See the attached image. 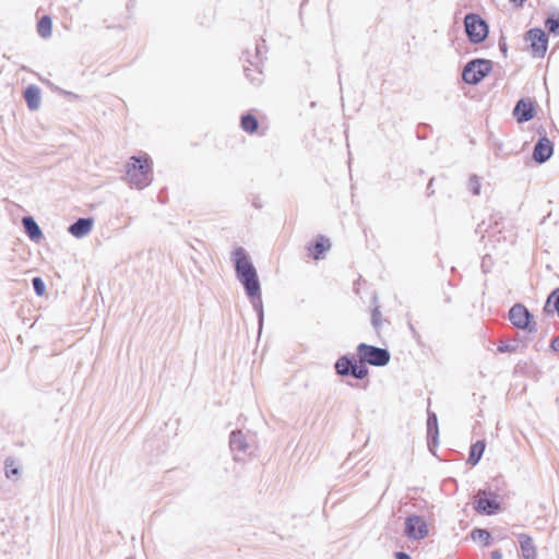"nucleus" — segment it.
Wrapping results in <instances>:
<instances>
[{
	"mask_svg": "<svg viewBox=\"0 0 559 559\" xmlns=\"http://www.w3.org/2000/svg\"><path fill=\"white\" fill-rule=\"evenodd\" d=\"M24 98L31 110H37L40 107V88L36 85H29L24 91Z\"/></svg>",
	"mask_w": 559,
	"mask_h": 559,
	"instance_id": "obj_17",
	"label": "nucleus"
},
{
	"mask_svg": "<svg viewBox=\"0 0 559 559\" xmlns=\"http://www.w3.org/2000/svg\"><path fill=\"white\" fill-rule=\"evenodd\" d=\"M468 188L474 195H478L480 193V182L477 176H471L468 180Z\"/></svg>",
	"mask_w": 559,
	"mask_h": 559,
	"instance_id": "obj_29",
	"label": "nucleus"
},
{
	"mask_svg": "<svg viewBox=\"0 0 559 559\" xmlns=\"http://www.w3.org/2000/svg\"><path fill=\"white\" fill-rule=\"evenodd\" d=\"M525 0H510L515 5H522Z\"/></svg>",
	"mask_w": 559,
	"mask_h": 559,
	"instance_id": "obj_37",
	"label": "nucleus"
},
{
	"mask_svg": "<svg viewBox=\"0 0 559 559\" xmlns=\"http://www.w3.org/2000/svg\"><path fill=\"white\" fill-rule=\"evenodd\" d=\"M32 284L35 293L38 296H43L45 294L46 286L40 277H34Z\"/></svg>",
	"mask_w": 559,
	"mask_h": 559,
	"instance_id": "obj_30",
	"label": "nucleus"
},
{
	"mask_svg": "<svg viewBox=\"0 0 559 559\" xmlns=\"http://www.w3.org/2000/svg\"><path fill=\"white\" fill-rule=\"evenodd\" d=\"M395 559H412L409 555L403 551L395 552Z\"/></svg>",
	"mask_w": 559,
	"mask_h": 559,
	"instance_id": "obj_35",
	"label": "nucleus"
},
{
	"mask_svg": "<svg viewBox=\"0 0 559 559\" xmlns=\"http://www.w3.org/2000/svg\"><path fill=\"white\" fill-rule=\"evenodd\" d=\"M554 152V145L547 138H542L535 144L533 158L536 163L543 164L550 158Z\"/></svg>",
	"mask_w": 559,
	"mask_h": 559,
	"instance_id": "obj_11",
	"label": "nucleus"
},
{
	"mask_svg": "<svg viewBox=\"0 0 559 559\" xmlns=\"http://www.w3.org/2000/svg\"><path fill=\"white\" fill-rule=\"evenodd\" d=\"M465 32L474 44L484 41L488 35L487 23L477 14L468 13L464 19Z\"/></svg>",
	"mask_w": 559,
	"mask_h": 559,
	"instance_id": "obj_6",
	"label": "nucleus"
},
{
	"mask_svg": "<svg viewBox=\"0 0 559 559\" xmlns=\"http://www.w3.org/2000/svg\"><path fill=\"white\" fill-rule=\"evenodd\" d=\"M427 431H428V436L436 439V437L438 435V419H437L436 414H433V413L428 414Z\"/></svg>",
	"mask_w": 559,
	"mask_h": 559,
	"instance_id": "obj_25",
	"label": "nucleus"
},
{
	"mask_svg": "<svg viewBox=\"0 0 559 559\" xmlns=\"http://www.w3.org/2000/svg\"><path fill=\"white\" fill-rule=\"evenodd\" d=\"M58 93L63 95V96H67V97H72V98H78L79 96L72 92H68V91H64V90H61V88H57Z\"/></svg>",
	"mask_w": 559,
	"mask_h": 559,
	"instance_id": "obj_33",
	"label": "nucleus"
},
{
	"mask_svg": "<svg viewBox=\"0 0 559 559\" xmlns=\"http://www.w3.org/2000/svg\"><path fill=\"white\" fill-rule=\"evenodd\" d=\"M508 317L515 328L527 330L528 332L536 331V323L533 321V316L522 304H515L512 306L509 310Z\"/></svg>",
	"mask_w": 559,
	"mask_h": 559,
	"instance_id": "obj_7",
	"label": "nucleus"
},
{
	"mask_svg": "<svg viewBox=\"0 0 559 559\" xmlns=\"http://www.w3.org/2000/svg\"><path fill=\"white\" fill-rule=\"evenodd\" d=\"M52 22L48 15H44L37 23V32L40 37L49 38L51 36Z\"/></svg>",
	"mask_w": 559,
	"mask_h": 559,
	"instance_id": "obj_23",
	"label": "nucleus"
},
{
	"mask_svg": "<svg viewBox=\"0 0 559 559\" xmlns=\"http://www.w3.org/2000/svg\"><path fill=\"white\" fill-rule=\"evenodd\" d=\"M490 556L491 559H502V552L500 550H493Z\"/></svg>",
	"mask_w": 559,
	"mask_h": 559,
	"instance_id": "obj_36",
	"label": "nucleus"
},
{
	"mask_svg": "<svg viewBox=\"0 0 559 559\" xmlns=\"http://www.w3.org/2000/svg\"><path fill=\"white\" fill-rule=\"evenodd\" d=\"M357 357L361 364L383 367L389 364L391 355L385 348L361 343L357 346Z\"/></svg>",
	"mask_w": 559,
	"mask_h": 559,
	"instance_id": "obj_3",
	"label": "nucleus"
},
{
	"mask_svg": "<svg viewBox=\"0 0 559 559\" xmlns=\"http://www.w3.org/2000/svg\"><path fill=\"white\" fill-rule=\"evenodd\" d=\"M486 490H479L475 500V510L480 514L492 515L500 510L496 495L486 496Z\"/></svg>",
	"mask_w": 559,
	"mask_h": 559,
	"instance_id": "obj_9",
	"label": "nucleus"
},
{
	"mask_svg": "<svg viewBox=\"0 0 559 559\" xmlns=\"http://www.w3.org/2000/svg\"><path fill=\"white\" fill-rule=\"evenodd\" d=\"M331 247V242L329 239L321 236L312 246H310L308 249L311 251L313 250V258L316 260H319L322 258V254L328 251Z\"/></svg>",
	"mask_w": 559,
	"mask_h": 559,
	"instance_id": "obj_21",
	"label": "nucleus"
},
{
	"mask_svg": "<svg viewBox=\"0 0 559 559\" xmlns=\"http://www.w3.org/2000/svg\"><path fill=\"white\" fill-rule=\"evenodd\" d=\"M513 115L519 122L530 121L534 117L532 100L525 98L520 99L514 107Z\"/></svg>",
	"mask_w": 559,
	"mask_h": 559,
	"instance_id": "obj_12",
	"label": "nucleus"
},
{
	"mask_svg": "<svg viewBox=\"0 0 559 559\" xmlns=\"http://www.w3.org/2000/svg\"><path fill=\"white\" fill-rule=\"evenodd\" d=\"M521 552L523 559H536L537 558V550L533 543V539L527 534H519L518 535Z\"/></svg>",
	"mask_w": 559,
	"mask_h": 559,
	"instance_id": "obj_15",
	"label": "nucleus"
},
{
	"mask_svg": "<svg viewBox=\"0 0 559 559\" xmlns=\"http://www.w3.org/2000/svg\"><path fill=\"white\" fill-rule=\"evenodd\" d=\"M229 448L235 461H245L252 454L253 438L241 430H235L229 437Z\"/></svg>",
	"mask_w": 559,
	"mask_h": 559,
	"instance_id": "obj_5",
	"label": "nucleus"
},
{
	"mask_svg": "<svg viewBox=\"0 0 559 559\" xmlns=\"http://www.w3.org/2000/svg\"><path fill=\"white\" fill-rule=\"evenodd\" d=\"M432 181H433V179H430V181L428 183V189H430L432 187Z\"/></svg>",
	"mask_w": 559,
	"mask_h": 559,
	"instance_id": "obj_40",
	"label": "nucleus"
},
{
	"mask_svg": "<svg viewBox=\"0 0 559 559\" xmlns=\"http://www.w3.org/2000/svg\"><path fill=\"white\" fill-rule=\"evenodd\" d=\"M152 164V159L146 153L131 156L126 164V182L131 188L139 190L148 187L153 181Z\"/></svg>",
	"mask_w": 559,
	"mask_h": 559,
	"instance_id": "obj_2",
	"label": "nucleus"
},
{
	"mask_svg": "<svg viewBox=\"0 0 559 559\" xmlns=\"http://www.w3.org/2000/svg\"><path fill=\"white\" fill-rule=\"evenodd\" d=\"M237 280L245 288L247 296L259 294L261 289L257 270L250 261L247 251L242 247H237L231 253Z\"/></svg>",
	"mask_w": 559,
	"mask_h": 559,
	"instance_id": "obj_1",
	"label": "nucleus"
},
{
	"mask_svg": "<svg viewBox=\"0 0 559 559\" xmlns=\"http://www.w3.org/2000/svg\"><path fill=\"white\" fill-rule=\"evenodd\" d=\"M356 360L357 359L354 355L341 356L335 361V365H334L335 372L342 377L350 376Z\"/></svg>",
	"mask_w": 559,
	"mask_h": 559,
	"instance_id": "obj_14",
	"label": "nucleus"
},
{
	"mask_svg": "<svg viewBox=\"0 0 559 559\" xmlns=\"http://www.w3.org/2000/svg\"><path fill=\"white\" fill-rule=\"evenodd\" d=\"M428 526L424 518L411 515L405 520V535L411 539H423L428 535Z\"/></svg>",
	"mask_w": 559,
	"mask_h": 559,
	"instance_id": "obj_8",
	"label": "nucleus"
},
{
	"mask_svg": "<svg viewBox=\"0 0 559 559\" xmlns=\"http://www.w3.org/2000/svg\"><path fill=\"white\" fill-rule=\"evenodd\" d=\"M485 448H486V444H485V441H483V440H478L474 444H472L469 455L467 459V463H469L471 465H476L479 462V460L485 451Z\"/></svg>",
	"mask_w": 559,
	"mask_h": 559,
	"instance_id": "obj_19",
	"label": "nucleus"
},
{
	"mask_svg": "<svg viewBox=\"0 0 559 559\" xmlns=\"http://www.w3.org/2000/svg\"><path fill=\"white\" fill-rule=\"evenodd\" d=\"M492 64L487 59H474L465 64L462 71V79L471 85L478 84L486 75L490 73Z\"/></svg>",
	"mask_w": 559,
	"mask_h": 559,
	"instance_id": "obj_4",
	"label": "nucleus"
},
{
	"mask_svg": "<svg viewBox=\"0 0 559 559\" xmlns=\"http://www.w3.org/2000/svg\"><path fill=\"white\" fill-rule=\"evenodd\" d=\"M498 350L503 353V352H507L508 350V346L507 345H501L498 347Z\"/></svg>",
	"mask_w": 559,
	"mask_h": 559,
	"instance_id": "obj_38",
	"label": "nucleus"
},
{
	"mask_svg": "<svg viewBox=\"0 0 559 559\" xmlns=\"http://www.w3.org/2000/svg\"><path fill=\"white\" fill-rule=\"evenodd\" d=\"M371 321H372V325L376 329H378L380 326V324H381V313H380L378 308H374V310L372 311Z\"/></svg>",
	"mask_w": 559,
	"mask_h": 559,
	"instance_id": "obj_32",
	"label": "nucleus"
},
{
	"mask_svg": "<svg viewBox=\"0 0 559 559\" xmlns=\"http://www.w3.org/2000/svg\"><path fill=\"white\" fill-rule=\"evenodd\" d=\"M550 306H552L554 310L557 311L559 317V288L552 292V294L548 297L545 309L549 311Z\"/></svg>",
	"mask_w": 559,
	"mask_h": 559,
	"instance_id": "obj_26",
	"label": "nucleus"
},
{
	"mask_svg": "<svg viewBox=\"0 0 559 559\" xmlns=\"http://www.w3.org/2000/svg\"><path fill=\"white\" fill-rule=\"evenodd\" d=\"M499 46H500V48H501L503 51H506V50H507V49H506V44H503V45H502V44H499Z\"/></svg>",
	"mask_w": 559,
	"mask_h": 559,
	"instance_id": "obj_39",
	"label": "nucleus"
},
{
	"mask_svg": "<svg viewBox=\"0 0 559 559\" xmlns=\"http://www.w3.org/2000/svg\"><path fill=\"white\" fill-rule=\"evenodd\" d=\"M260 55H261V46L260 45H257L255 46V59L257 61H251L249 59H247V61L249 62L250 66L254 67V71L251 70L249 67H245L243 70H245V74L246 76L254 84H260L261 83V70L259 68V60H260Z\"/></svg>",
	"mask_w": 559,
	"mask_h": 559,
	"instance_id": "obj_16",
	"label": "nucleus"
},
{
	"mask_svg": "<svg viewBox=\"0 0 559 559\" xmlns=\"http://www.w3.org/2000/svg\"><path fill=\"white\" fill-rule=\"evenodd\" d=\"M4 475L8 479H17L21 475L20 465L16 463L15 459L7 457L4 461Z\"/></svg>",
	"mask_w": 559,
	"mask_h": 559,
	"instance_id": "obj_20",
	"label": "nucleus"
},
{
	"mask_svg": "<svg viewBox=\"0 0 559 559\" xmlns=\"http://www.w3.org/2000/svg\"><path fill=\"white\" fill-rule=\"evenodd\" d=\"M248 297H249V299L251 301V305H252L254 311L257 312L258 321H259V328L261 329L262 324H263V318H264L262 297H261V289H259V294L258 295L248 296Z\"/></svg>",
	"mask_w": 559,
	"mask_h": 559,
	"instance_id": "obj_22",
	"label": "nucleus"
},
{
	"mask_svg": "<svg viewBox=\"0 0 559 559\" xmlns=\"http://www.w3.org/2000/svg\"><path fill=\"white\" fill-rule=\"evenodd\" d=\"M93 218H79L69 226V233L75 238H83L90 234L93 228Z\"/></svg>",
	"mask_w": 559,
	"mask_h": 559,
	"instance_id": "obj_13",
	"label": "nucleus"
},
{
	"mask_svg": "<svg viewBox=\"0 0 559 559\" xmlns=\"http://www.w3.org/2000/svg\"><path fill=\"white\" fill-rule=\"evenodd\" d=\"M22 224L25 229V233L32 240L38 241L43 237L41 230L33 217H31V216L23 217Z\"/></svg>",
	"mask_w": 559,
	"mask_h": 559,
	"instance_id": "obj_18",
	"label": "nucleus"
},
{
	"mask_svg": "<svg viewBox=\"0 0 559 559\" xmlns=\"http://www.w3.org/2000/svg\"><path fill=\"white\" fill-rule=\"evenodd\" d=\"M240 126L243 131L248 133H253L257 131L259 123L254 116L247 114L241 117Z\"/></svg>",
	"mask_w": 559,
	"mask_h": 559,
	"instance_id": "obj_24",
	"label": "nucleus"
},
{
	"mask_svg": "<svg viewBox=\"0 0 559 559\" xmlns=\"http://www.w3.org/2000/svg\"><path fill=\"white\" fill-rule=\"evenodd\" d=\"M525 39L531 43V48L536 57H543L547 50L548 38L540 28H532L526 33Z\"/></svg>",
	"mask_w": 559,
	"mask_h": 559,
	"instance_id": "obj_10",
	"label": "nucleus"
},
{
	"mask_svg": "<svg viewBox=\"0 0 559 559\" xmlns=\"http://www.w3.org/2000/svg\"><path fill=\"white\" fill-rule=\"evenodd\" d=\"M471 537L473 540H479L487 543L490 538V534L487 530L475 528L471 533Z\"/></svg>",
	"mask_w": 559,
	"mask_h": 559,
	"instance_id": "obj_27",
	"label": "nucleus"
},
{
	"mask_svg": "<svg viewBox=\"0 0 559 559\" xmlns=\"http://www.w3.org/2000/svg\"><path fill=\"white\" fill-rule=\"evenodd\" d=\"M545 25L550 33L559 35V20L549 17L546 20Z\"/></svg>",
	"mask_w": 559,
	"mask_h": 559,
	"instance_id": "obj_31",
	"label": "nucleus"
},
{
	"mask_svg": "<svg viewBox=\"0 0 559 559\" xmlns=\"http://www.w3.org/2000/svg\"><path fill=\"white\" fill-rule=\"evenodd\" d=\"M550 347H551L552 350L559 352V337H555L551 341Z\"/></svg>",
	"mask_w": 559,
	"mask_h": 559,
	"instance_id": "obj_34",
	"label": "nucleus"
},
{
	"mask_svg": "<svg viewBox=\"0 0 559 559\" xmlns=\"http://www.w3.org/2000/svg\"><path fill=\"white\" fill-rule=\"evenodd\" d=\"M368 368L365 365H357L356 361L350 376L361 380L365 379L368 376Z\"/></svg>",
	"mask_w": 559,
	"mask_h": 559,
	"instance_id": "obj_28",
	"label": "nucleus"
}]
</instances>
